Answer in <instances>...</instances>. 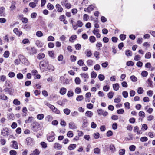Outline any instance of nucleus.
Returning a JSON list of instances; mask_svg holds the SVG:
<instances>
[{
  "mask_svg": "<svg viewBox=\"0 0 155 155\" xmlns=\"http://www.w3.org/2000/svg\"><path fill=\"white\" fill-rule=\"evenodd\" d=\"M113 87L114 90L115 91H117L119 88V85L118 83L113 84Z\"/></svg>",
  "mask_w": 155,
  "mask_h": 155,
  "instance_id": "nucleus-17",
  "label": "nucleus"
},
{
  "mask_svg": "<svg viewBox=\"0 0 155 155\" xmlns=\"http://www.w3.org/2000/svg\"><path fill=\"white\" fill-rule=\"evenodd\" d=\"M94 152L95 154H99L100 153V150L98 148H96L94 149Z\"/></svg>",
  "mask_w": 155,
  "mask_h": 155,
  "instance_id": "nucleus-33",
  "label": "nucleus"
},
{
  "mask_svg": "<svg viewBox=\"0 0 155 155\" xmlns=\"http://www.w3.org/2000/svg\"><path fill=\"white\" fill-rule=\"evenodd\" d=\"M48 69L50 71H54V67L51 65H48V66H47Z\"/></svg>",
  "mask_w": 155,
  "mask_h": 155,
  "instance_id": "nucleus-37",
  "label": "nucleus"
},
{
  "mask_svg": "<svg viewBox=\"0 0 155 155\" xmlns=\"http://www.w3.org/2000/svg\"><path fill=\"white\" fill-rule=\"evenodd\" d=\"M77 25L78 27H81L83 25V23L80 20H78L77 21Z\"/></svg>",
  "mask_w": 155,
  "mask_h": 155,
  "instance_id": "nucleus-59",
  "label": "nucleus"
},
{
  "mask_svg": "<svg viewBox=\"0 0 155 155\" xmlns=\"http://www.w3.org/2000/svg\"><path fill=\"white\" fill-rule=\"evenodd\" d=\"M48 65V61L47 60H44L41 61L40 62L39 66L41 70L43 69H41V67H47Z\"/></svg>",
  "mask_w": 155,
  "mask_h": 155,
  "instance_id": "nucleus-4",
  "label": "nucleus"
},
{
  "mask_svg": "<svg viewBox=\"0 0 155 155\" xmlns=\"http://www.w3.org/2000/svg\"><path fill=\"white\" fill-rule=\"evenodd\" d=\"M76 147L75 144H71L68 147V149L69 150H72L75 149Z\"/></svg>",
  "mask_w": 155,
  "mask_h": 155,
  "instance_id": "nucleus-22",
  "label": "nucleus"
},
{
  "mask_svg": "<svg viewBox=\"0 0 155 155\" xmlns=\"http://www.w3.org/2000/svg\"><path fill=\"white\" fill-rule=\"evenodd\" d=\"M13 103L14 104L16 105H18L20 104V101L17 99H15L13 100Z\"/></svg>",
  "mask_w": 155,
  "mask_h": 155,
  "instance_id": "nucleus-35",
  "label": "nucleus"
},
{
  "mask_svg": "<svg viewBox=\"0 0 155 155\" xmlns=\"http://www.w3.org/2000/svg\"><path fill=\"white\" fill-rule=\"evenodd\" d=\"M35 45L38 48H41L43 45V44L40 40H37L35 42Z\"/></svg>",
  "mask_w": 155,
  "mask_h": 155,
  "instance_id": "nucleus-13",
  "label": "nucleus"
},
{
  "mask_svg": "<svg viewBox=\"0 0 155 155\" xmlns=\"http://www.w3.org/2000/svg\"><path fill=\"white\" fill-rule=\"evenodd\" d=\"M145 58L146 59H149L151 57V53L150 52L147 53L145 56Z\"/></svg>",
  "mask_w": 155,
  "mask_h": 155,
  "instance_id": "nucleus-52",
  "label": "nucleus"
},
{
  "mask_svg": "<svg viewBox=\"0 0 155 155\" xmlns=\"http://www.w3.org/2000/svg\"><path fill=\"white\" fill-rule=\"evenodd\" d=\"M59 19L61 21H62L64 24H67L68 22L65 20V17L64 15H61L59 17Z\"/></svg>",
  "mask_w": 155,
  "mask_h": 155,
  "instance_id": "nucleus-11",
  "label": "nucleus"
},
{
  "mask_svg": "<svg viewBox=\"0 0 155 155\" xmlns=\"http://www.w3.org/2000/svg\"><path fill=\"white\" fill-rule=\"evenodd\" d=\"M82 126L83 128L87 127L88 124V120L85 117L82 118Z\"/></svg>",
  "mask_w": 155,
  "mask_h": 155,
  "instance_id": "nucleus-8",
  "label": "nucleus"
},
{
  "mask_svg": "<svg viewBox=\"0 0 155 155\" xmlns=\"http://www.w3.org/2000/svg\"><path fill=\"white\" fill-rule=\"evenodd\" d=\"M45 57V55L43 53H40L37 55V58L39 60H41L44 58Z\"/></svg>",
  "mask_w": 155,
  "mask_h": 155,
  "instance_id": "nucleus-18",
  "label": "nucleus"
},
{
  "mask_svg": "<svg viewBox=\"0 0 155 155\" xmlns=\"http://www.w3.org/2000/svg\"><path fill=\"white\" fill-rule=\"evenodd\" d=\"M82 78L84 79H87L88 78V75L87 73H82L80 74Z\"/></svg>",
  "mask_w": 155,
  "mask_h": 155,
  "instance_id": "nucleus-27",
  "label": "nucleus"
},
{
  "mask_svg": "<svg viewBox=\"0 0 155 155\" xmlns=\"http://www.w3.org/2000/svg\"><path fill=\"white\" fill-rule=\"evenodd\" d=\"M138 114L139 116L143 118L145 116V114L143 111H140L139 112Z\"/></svg>",
  "mask_w": 155,
  "mask_h": 155,
  "instance_id": "nucleus-40",
  "label": "nucleus"
},
{
  "mask_svg": "<svg viewBox=\"0 0 155 155\" xmlns=\"http://www.w3.org/2000/svg\"><path fill=\"white\" fill-rule=\"evenodd\" d=\"M97 75V74L94 71H92L91 74V78H95L96 77Z\"/></svg>",
  "mask_w": 155,
  "mask_h": 155,
  "instance_id": "nucleus-50",
  "label": "nucleus"
},
{
  "mask_svg": "<svg viewBox=\"0 0 155 155\" xmlns=\"http://www.w3.org/2000/svg\"><path fill=\"white\" fill-rule=\"evenodd\" d=\"M9 55V52L8 51H5L3 54V56L5 58H8Z\"/></svg>",
  "mask_w": 155,
  "mask_h": 155,
  "instance_id": "nucleus-63",
  "label": "nucleus"
},
{
  "mask_svg": "<svg viewBox=\"0 0 155 155\" xmlns=\"http://www.w3.org/2000/svg\"><path fill=\"white\" fill-rule=\"evenodd\" d=\"M26 142L28 146H31L34 144V140L31 137H28L26 139Z\"/></svg>",
  "mask_w": 155,
  "mask_h": 155,
  "instance_id": "nucleus-6",
  "label": "nucleus"
},
{
  "mask_svg": "<svg viewBox=\"0 0 155 155\" xmlns=\"http://www.w3.org/2000/svg\"><path fill=\"white\" fill-rule=\"evenodd\" d=\"M99 55L100 53L99 52L95 51L94 52V56L95 57L97 60L99 59L100 58L99 57Z\"/></svg>",
  "mask_w": 155,
  "mask_h": 155,
  "instance_id": "nucleus-39",
  "label": "nucleus"
},
{
  "mask_svg": "<svg viewBox=\"0 0 155 155\" xmlns=\"http://www.w3.org/2000/svg\"><path fill=\"white\" fill-rule=\"evenodd\" d=\"M153 94V91L151 90L148 91L147 93V95H148L149 97L152 96Z\"/></svg>",
  "mask_w": 155,
  "mask_h": 155,
  "instance_id": "nucleus-49",
  "label": "nucleus"
},
{
  "mask_svg": "<svg viewBox=\"0 0 155 155\" xmlns=\"http://www.w3.org/2000/svg\"><path fill=\"white\" fill-rule=\"evenodd\" d=\"M126 35H125L121 34L120 35V38L122 41H123L126 38Z\"/></svg>",
  "mask_w": 155,
  "mask_h": 155,
  "instance_id": "nucleus-55",
  "label": "nucleus"
},
{
  "mask_svg": "<svg viewBox=\"0 0 155 155\" xmlns=\"http://www.w3.org/2000/svg\"><path fill=\"white\" fill-rule=\"evenodd\" d=\"M0 99L1 100H6L7 99L8 97L4 94L0 93Z\"/></svg>",
  "mask_w": 155,
  "mask_h": 155,
  "instance_id": "nucleus-24",
  "label": "nucleus"
},
{
  "mask_svg": "<svg viewBox=\"0 0 155 155\" xmlns=\"http://www.w3.org/2000/svg\"><path fill=\"white\" fill-rule=\"evenodd\" d=\"M9 129L6 128H3L1 130V134L4 136H8L9 135Z\"/></svg>",
  "mask_w": 155,
  "mask_h": 155,
  "instance_id": "nucleus-5",
  "label": "nucleus"
},
{
  "mask_svg": "<svg viewBox=\"0 0 155 155\" xmlns=\"http://www.w3.org/2000/svg\"><path fill=\"white\" fill-rule=\"evenodd\" d=\"M66 91L67 89L66 88L64 87H62L60 89V93L61 94L63 95L65 94Z\"/></svg>",
  "mask_w": 155,
  "mask_h": 155,
  "instance_id": "nucleus-21",
  "label": "nucleus"
},
{
  "mask_svg": "<svg viewBox=\"0 0 155 155\" xmlns=\"http://www.w3.org/2000/svg\"><path fill=\"white\" fill-rule=\"evenodd\" d=\"M57 11L59 12H61L63 11V9L60 5L57 4L55 6Z\"/></svg>",
  "mask_w": 155,
  "mask_h": 155,
  "instance_id": "nucleus-15",
  "label": "nucleus"
},
{
  "mask_svg": "<svg viewBox=\"0 0 155 155\" xmlns=\"http://www.w3.org/2000/svg\"><path fill=\"white\" fill-rule=\"evenodd\" d=\"M25 49L28 51L30 55H33L37 53V49L34 47H27Z\"/></svg>",
  "mask_w": 155,
  "mask_h": 155,
  "instance_id": "nucleus-2",
  "label": "nucleus"
},
{
  "mask_svg": "<svg viewBox=\"0 0 155 155\" xmlns=\"http://www.w3.org/2000/svg\"><path fill=\"white\" fill-rule=\"evenodd\" d=\"M55 134L53 132H52L50 135L47 137V140L49 142H53L55 138Z\"/></svg>",
  "mask_w": 155,
  "mask_h": 155,
  "instance_id": "nucleus-7",
  "label": "nucleus"
},
{
  "mask_svg": "<svg viewBox=\"0 0 155 155\" xmlns=\"http://www.w3.org/2000/svg\"><path fill=\"white\" fill-rule=\"evenodd\" d=\"M47 7L48 9L50 10H53L54 8V6L50 3L48 4Z\"/></svg>",
  "mask_w": 155,
  "mask_h": 155,
  "instance_id": "nucleus-38",
  "label": "nucleus"
},
{
  "mask_svg": "<svg viewBox=\"0 0 155 155\" xmlns=\"http://www.w3.org/2000/svg\"><path fill=\"white\" fill-rule=\"evenodd\" d=\"M85 53L86 54L87 56L88 57H90L92 54L91 51L88 50H87L86 51Z\"/></svg>",
  "mask_w": 155,
  "mask_h": 155,
  "instance_id": "nucleus-36",
  "label": "nucleus"
},
{
  "mask_svg": "<svg viewBox=\"0 0 155 155\" xmlns=\"http://www.w3.org/2000/svg\"><path fill=\"white\" fill-rule=\"evenodd\" d=\"M33 154L35 155H39L40 153V152L39 150L37 149H35L33 151Z\"/></svg>",
  "mask_w": 155,
  "mask_h": 155,
  "instance_id": "nucleus-61",
  "label": "nucleus"
},
{
  "mask_svg": "<svg viewBox=\"0 0 155 155\" xmlns=\"http://www.w3.org/2000/svg\"><path fill=\"white\" fill-rule=\"evenodd\" d=\"M77 38V36L76 35H73L70 37L69 39V41L71 42H73Z\"/></svg>",
  "mask_w": 155,
  "mask_h": 155,
  "instance_id": "nucleus-16",
  "label": "nucleus"
},
{
  "mask_svg": "<svg viewBox=\"0 0 155 155\" xmlns=\"http://www.w3.org/2000/svg\"><path fill=\"white\" fill-rule=\"evenodd\" d=\"M53 147L55 149L60 150L62 147V146L58 143H55Z\"/></svg>",
  "mask_w": 155,
  "mask_h": 155,
  "instance_id": "nucleus-10",
  "label": "nucleus"
},
{
  "mask_svg": "<svg viewBox=\"0 0 155 155\" xmlns=\"http://www.w3.org/2000/svg\"><path fill=\"white\" fill-rule=\"evenodd\" d=\"M70 59L72 62H75L77 59V57L74 55H71L70 56Z\"/></svg>",
  "mask_w": 155,
  "mask_h": 155,
  "instance_id": "nucleus-56",
  "label": "nucleus"
},
{
  "mask_svg": "<svg viewBox=\"0 0 155 155\" xmlns=\"http://www.w3.org/2000/svg\"><path fill=\"white\" fill-rule=\"evenodd\" d=\"M83 98L82 95H79L77 97L76 100L78 101H79L83 100Z\"/></svg>",
  "mask_w": 155,
  "mask_h": 155,
  "instance_id": "nucleus-57",
  "label": "nucleus"
},
{
  "mask_svg": "<svg viewBox=\"0 0 155 155\" xmlns=\"http://www.w3.org/2000/svg\"><path fill=\"white\" fill-rule=\"evenodd\" d=\"M15 75V74L13 72L10 71V72L8 74V76L10 78H13Z\"/></svg>",
  "mask_w": 155,
  "mask_h": 155,
  "instance_id": "nucleus-44",
  "label": "nucleus"
},
{
  "mask_svg": "<svg viewBox=\"0 0 155 155\" xmlns=\"http://www.w3.org/2000/svg\"><path fill=\"white\" fill-rule=\"evenodd\" d=\"M12 142L13 144L12 145V147L15 149H18V146L17 142L15 141H13Z\"/></svg>",
  "mask_w": 155,
  "mask_h": 155,
  "instance_id": "nucleus-20",
  "label": "nucleus"
},
{
  "mask_svg": "<svg viewBox=\"0 0 155 155\" xmlns=\"http://www.w3.org/2000/svg\"><path fill=\"white\" fill-rule=\"evenodd\" d=\"M19 58L21 61L25 65H28L29 64V62L28 61L23 55H20L19 56Z\"/></svg>",
  "mask_w": 155,
  "mask_h": 155,
  "instance_id": "nucleus-3",
  "label": "nucleus"
},
{
  "mask_svg": "<svg viewBox=\"0 0 155 155\" xmlns=\"http://www.w3.org/2000/svg\"><path fill=\"white\" fill-rule=\"evenodd\" d=\"M104 111L103 110L101 109H99L97 110L98 114L100 115H102Z\"/></svg>",
  "mask_w": 155,
  "mask_h": 155,
  "instance_id": "nucleus-60",
  "label": "nucleus"
},
{
  "mask_svg": "<svg viewBox=\"0 0 155 155\" xmlns=\"http://www.w3.org/2000/svg\"><path fill=\"white\" fill-rule=\"evenodd\" d=\"M73 95L74 93L73 92L71 91H68L67 94V96L69 97L73 96Z\"/></svg>",
  "mask_w": 155,
  "mask_h": 155,
  "instance_id": "nucleus-47",
  "label": "nucleus"
},
{
  "mask_svg": "<svg viewBox=\"0 0 155 155\" xmlns=\"http://www.w3.org/2000/svg\"><path fill=\"white\" fill-rule=\"evenodd\" d=\"M125 54L127 56H131L132 55V52L130 50H127L126 51Z\"/></svg>",
  "mask_w": 155,
  "mask_h": 155,
  "instance_id": "nucleus-28",
  "label": "nucleus"
},
{
  "mask_svg": "<svg viewBox=\"0 0 155 155\" xmlns=\"http://www.w3.org/2000/svg\"><path fill=\"white\" fill-rule=\"evenodd\" d=\"M136 148V147L135 146L131 145L129 147V149L130 151H134L135 150Z\"/></svg>",
  "mask_w": 155,
  "mask_h": 155,
  "instance_id": "nucleus-48",
  "label": "nucleus"
},
{
  "mask_svg": "<svg viewBox=\"0 0 155 155\" xmlns=\"http://www.w3.org/2000/svg\"><path fill=\"white\" fill-rule=\"evenodd\" d=\"M64 113L66 115H69L70 113V110L68 108H66L63 110Z\"/></svg>",
  "mask_w": 155,
  "mask_h": 155,
  "instance_id": "nucleus-46",
  "label": "nucleus"
},
{
  "mask_svg": "<svg viewBox=\"0 0 155 155\" xmlns=\"http://www.w3.org/2000/svg\"><path fill=\"white\" fill-rule=\"evenodd\" d=\"M17 78L19 79H21L23 78V75L21 73H19L17 75Z\"/></svg>",
  "mask_w": 155,
  "mask_h": 155,
  "instance_id": "nucleus-42",
  "label": "nucleus"
},
{
  "mask_svg": "<svg viewBox=\"0 0 155 155\" xmlns=\"http://www.w3.org/2000/svg\"><path fill=\"white\" fill-rule=\"evenodd\" d=\"M89 40L91 42L94 43L96 41V38L94 36H92L89 37Z\"/></svg>",
  "mask_w": 155,
  "mask_h": 155,
  "instance_id": "nucleus-31",
  "label": "nucleus"
},
{
  "mask_svg": "<svg viewBox=\"0 0 155 155\" xmlns=\"http://www.w3.org/2000/svg\"><path fill=\"white\" fill-rule=\"evenodd\" d=\"M69 127L70 129H75L77 128V127L76 124L73 122H71L69 124Z\"/></svg>",
  "mask_w": 155,
  "mask_h": 155,
  "instance_id": "nucleus-9",
  "label": "nucleus"
},
{
  "mask_svg": "<svg viewBox=\"0 0 155 155\" xmlns=\"http://www.w3.org/2000/svg\"><path fill=\"white\" fill-rule=\"evenodd\" d=\"M98 78L100 81H102L105 79V76L102 74H100L98 76Z\"/></svg>",
  "mask_w": 155,
  "mask_h": 155,
  "instance_id": "nucleus-58",
  "label": "nucleus"
},
{
  "mask_svg": "<svg viewBox=\"0 0 155 155\" xmlns=\"http://www.w3.org/2000/svg\"><path fill=\"white\" fill-rule=\"evenodd\" d=\"M130 79L132 81L135 82L137 80V78L134 75H132L130 77Z\"/></svg>",
  "mask_w": 155,
  "mask_h": 155,
  "instance_id": "nucleus-51",
  "label": "nucleus"
},
{
  "mask_svg": "<svg viewBox=\"0 0 155 155\" xmlns=\"http://www.w3.org/2000/svg\"><path fill=\"white\" fill-rule=\"evenodd\" d=\"M40 124L38 122H34L31 125V128L33 131L34 132H37L40 129Z\"/></svg>",
  "mask_w": 155,
  "mask_h": 155,
  "instance_id": "nucleus-1",
  "label": "nucleus"
},
{
  "mask_svg": "<svg viewBox=\"0 0 155 155\" xmlns=\"http://www.w3.org/2000/svg\"><path fill=\"white\" fill-rule=\"evenodd\" d=\"M110 149L111 150V152L112 153H114L116 150V149L114 145H111L110 146Z\"/></svg>",
  "mask_w": 155,
  "mask_h": 155,
  "instance_id": "nucleus-29",
  "label": "nucleus"
},
{
  "mask_svg": "<svg viewBox=\"0 0 155 155\" xmlns=\"http://www.w3.org/2000/svg\"><path fill=\"white\" fill-rule=\"evenodd\" d=\"M78 64L79 66H82L84 65V62L82 60H79L78 62Z\"/></svg>",
  "mask_w": 155,
  "mask_h": 155,
  "instance_id": "nucleus-64",
  "label": "nucleus"
},
{
  "mask_svg": "<svg viewBox=\"0 0 155 155\" xmlns=\"http://www.w3.org/2000/svg\"><path fill=\"white\" fill-rule=\"evenodd\" d=\"M87 65L89 66H91L93 65V61L91 60H88L87 61Z\"/></svg>",
  "mask_w": 155,
  "mask_h": 155,
  "instance_id": "nucleus-53",
  "label": "nucleus"
},
{
  "mask_svg": "<svg viewBox=\"0 0 155 155\" xmlns=\"http://www.w3.org/2000/svg\"><path fill=\"white\" fill-rule=\"evenodd\" d=\"M48 54L49 56L52 58H55L54 52L53 51H49L48 52Z\"/></svg>",
  "mask_w": 155,
  "mask_h": 155,
  "instance_id": "nucleus-34",
  "label": "nucleus"
},
{
  "mask_svg": "<svg viewBox=\"0 0 155 155\" xmlns=\"http://www.w3.org/2000/svg\"><path fill=\"white\" fill-rule=\"evenodd\" d=\"M125 150L124 149H120L119 152L120 155H124L125 154Z\"/></svg>",
  "mask_w": 155,
  "mask_h": 155,
  "instance_id": "nucleus-43",
  "label": "nucleus"
},
{
  "mask_svg": "<svg viewBox=\"0 0 155 155\" xmlns=\"http://www.w3.org/2000/svg\"><path fill=\"white\" fill-rule=\"evenodd\" d=\"M16 3L15 2H13L11 6H10V8L12 11H13L16 9V7L15 6V4Z\"/></svg>",
  "mask_w": 155,
  "mask_h": 155,
  "instance_id": "nucleus-32",
  "label": "nucleus"
},
{
  "mask_svg": "<svg viewBox=\"0 0 155 155\" xmlns=\"http://www.w3.org/2000/svg\"><path fill=\"white\" fill-rule=\"evenodd\" d=\"M5 10V8L3 7L0 8V15L1 16H3L4 14V12Z\"/></svg>",
  "mask_w": 155,
  "mask_h": 155,
  "instance_id": "nucleus-23",
  "label": "nucleus"
},
{
  "mask_svg": "<svg viewBox=\"0 0 155 155\" xmlns=\"http://www.w3.org/2000/svg\"><path fill=\"white\" fill-rule=\"evenodd\" d=\"M13 32L18 36H20L22 34L21 31L19 30L17 28H15L13 30Z\"/></svg>",
  "mask_w": 155,
  "mask_h": 155,
  "instance_id": "nucleus-12",
  "label": "nucleus"
},
{
  "mask_svg": "<svg viewBox=\"0 0 155 155\" xmlns=\"http://www.w3.org/2000/svg\"><path fill=\"white\" fill-rule=\"evenodd\" d=\"M53 119L52 117L50 115H47L45 118V120L48 122H51Z\"/></svg>",
  "mask_w": 155,
  "mask_h": 155,
  "instance_id": "nucleus-19",
  "label": "nucleus"
},
{
  "mask_svg": "<svg viewBox=\"0 0 155 155\" xmlns=\"http://www.w3.org/2000/svg\"><path fill=\"white\" fill-rule=\"evenodd\" d=\"M114 93L113 92H110L108 94V97L110 99H111L113 96Z\"/></svg>",
  "mask_w": 155,
  "mask_h": 155,
  "instance_id": "nucleus-62",
  "label": "nucleus"
},
{
  "mask_svg": "<svg viewBox=\"0 0 155 155\" xmlns=\"http://www.w3.org/2000/svg\"><path fill=\"white\" fill-rule=\"evenodd\" d=\"M62 5H64L68 9L70 8L71 7V5L69 3H65L62 2H61Z\"/></svg>",
  "mask_w": 155,
  "mask_h": 155,
  "instance_id": "nucleus-25",
  "label": "nucleus"
},
{
  "mask_svg": "<svg viewBox=\"0 0 155 155\" xmlns=\"http://www.w3.org/2000/svg\"><path fill=\"white\" fill-rule=\"evenodd\" d=\"M89 18V16L87 14H85L83 15V19L85 21H87L88 20Z\"/></svg>",
  "mask_w": 155,
  "mask_h": 155,
  "instance_id": "nucleus-54",
  "label": "nucleus"
},
{
  "mask_svg": "<svg viewBox=\"0 0 155 155\" xmlns=\"http://www.w3.org/2000/svg\"><path fill=\"white\" fill-rule=\"evenodd\" d=\"M85 115L87 117L91 118L93 115V113L91 111H87L86 112Z\"/></svg>",
  "mask_w": 155,
  "mask_h": 155,
  "instance_id": "nucleus-14",
  "label": "nucleus"
},
{
  "mask_svg": "<svg viewBox=\"0 0 155 155\" xmlns=\"http://www.w3.org/2000/svg\"><path fill=\"white\" fill-rule=\"evenodd\" d=\"M144 92L143 89L141 87H139L137 90V93L139 94H142Z\"/></svg>",
  "mask_w": 155,
  "mask_h": 155,
  "instance_id": "nucleus-30",
  "label": "nucleus"
},
{
  "mask_svg": "<svg viewBox=\"0 0 155 155\" xmlns=\"http://www.w3.org/2000/svg\"><path fill=\"white\" fill-rule=\"evenodd\" d=\"M36 35L37 37H40L43 36V34L41 31H39L36 32Z\"/></svg>",
  "mask_w": 155,
  "mask_h": 155,
  "instance_id": "nucleus-41",
  "label": "nucleus"
},
{
  "mask_svg": "<svg viewBox=\"0 0 155 155\" xmlns=\"http://www.w3.org/2000/svg\"><path fill=\"white\" fill-rule=\"evenodd\" d=\"M109 86L108 85L104 86L103 87V90L105 91H107L109 89Z\"/></svg>",
  "mask_w": 155,
  "mask_h": 155,
  "instance_id": "nucleus-45",
  "label": "nucleus"
},
{
  "mask_svg": "<svg viewBox=\"0 0 155 155\" xmlns=\"http://www.w3.org/2000/svg\"><path fill=\"white\" fill-rule=\"evenodd\" d=\"M44 115L43 114H39L37 115V118L39 120H41L44 118Z\"/></svg>",
  "mask_w": 155,
  "mask_h": 155,
  "instance_id": "nucleus-26",
  "label": "nucleus"
}]
</instances>
